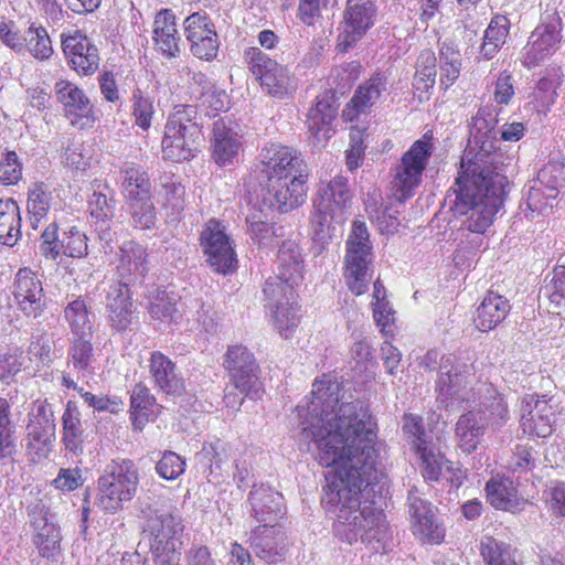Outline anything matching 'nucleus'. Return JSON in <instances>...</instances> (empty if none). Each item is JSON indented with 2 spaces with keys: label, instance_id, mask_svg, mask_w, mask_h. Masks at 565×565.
I'll use <instances>...</instances> for the list:
<instances>
[{
  "label": "nucleus",
  "instance_id": "obj_1",
  "mask_svg": "<svg viewBox=\"0 0 565 565\" xmlns=\"http://www.w3.org/2000/svg\"><path fill=\"white\" fill-rule=\"evenodd\" d=\"M341 383L331 374L315 380L311 401L297 407L301 434L313 445V458L324 468L323 507L334 512L335 537L349 545L380 543L387 533L384 511L370 499L383 473L377 469V423L367 411L340 403Z\"/></svg>",
  "mask_w": 565,
  "mask_h": 565
},
{
  "label": "nucleus",
  "instance_id": "obj_2",
  "mask_svg": "<svg viewBox=\"0 0 565 565\" xmlns=\"http://www.w3.org/2000/svg\"><path fill=\"white\" fill-rule=\"evenodd\" d=\"M497 156L491 150H468L451 188L456 194L452 210L467 215V226L472 233L484 234L503 207L509 181L499 171Z\"/></svg>",
  "mask_w": 565,
  "mask_h": 565
},
{
  "label": "nucleus",
  "instance_id": "obj_3",
  "mask_svg": "<svg viewBox=\"0 0 565 565\" xmlns=\"http://www.w3.org/2000/svg\"><path fill=\"white\" fill-rule=\"evenodd\" d=\"M198 111L192 105H175L163 126L161 152L166 161L181 163L198 157L203 142Z\"/></svg>",
  "mask_w": 565,
  "mask_h": 565
},
{
  "label": "nucleus",
  "instance_id": "obj_4",
  "mask_svg": "<svg viewBox=\"0 0 565 565\" xmlns=\"http://www.w3.org/2000/svg\"><path fill=\"white\" fill-rule=\"evenodd\" d=\"M439 363V374L436 380V398L446 409L452 408L456 401L463 402V393L476 381V364L469 358L457 353L440 355L437 350H429L423 358L422 364L429 371Z\"/></svg>",
  "mask_w": 565,
  "mask_h": 565
},
{
  "label": "nucleus",
  "instance_id": "obj_5",
  "mask_svg": "<svg viewBox=\"0 0 565 565\" xmlns=\"http://www.w3.org/2000/svg\"><path fill=\"white\" fill-rule=\"evenodd\" d=\"M139 470L128 458L113 459L97 479L96 507L105 514H115L137 494Z\"/></svg>",
  "mask_w": 565,
  "mask_h": 565
},
{
  "label": "nucleus",
  "instance_id": "obj_6",
  "mask_svg": "<svg viewBox=\"0 0 565 565\" xmlns=\"http://www.w3.org/2000/svg\"><path fill=\"white\" fill-rule=\"evenodd\" d=\"M435 141L434 132L429 129L402 154L394 168L391 182V191L396 201L402 203L415 195V191L422 184L424 172L434 154Z\"/></svg>",
  "mask_w": 565,
  "mask_h": 565
},
{
  "label": "nucleus",
  "instance_id": "obj_7",
  "mask_svg": "<svg viewBox=\"0 0 565 565\" xmlns=\"http://www.w3.org/2000/svg\"><path fill=\"white\" fill-rule=\"evenodd\" d=\"M143 532L149 539L154 565H180L184 524L178 513H156L147 520Z\"/></svg>",
  "mask_w": 565,
  "mask_h": 565
},
{
  "label": "nucleus",
  "instance_id": "obj_8",
  "mask_svg": "<svg viewBox=\"0 0 565 565\" xmlns=\"http://www.w3.org/2000/svg\"><path fill=\"white\" fill-rule=\"evenodd\" d=\"M373 253L367 227L354 221L347 241L342 275L348 289L355 296L369 290L372 278Z\"/></svg>",
  "mask_w": 565,
  "mask_h": 565
},
{
  "label": "nucleus",
  "instance_id": "obj_9",
  "mask_svg": "<svg viewBox=\"0 0 565 565\" xmlns=\"http://www.w3.org/2000/svg\"><path fill=\"white\" fill-rule=\"evenodd\" d=\"M120 193L136 228H151L156 223L152 183L148 171L139 164L120 169Z\"/></svg>",
  "mask_w": 565,
  "mask_h": 565
},
{
  "label": "nucleus",
  "instance_id": "obj_10",
  "mask_svg": "<svg viewBox=\"0 0 565 565\" xmlns=\"http://www.w3.org/2000/svg\"><path fill=\"white\" fill-rule=\"evenodd\" d=\"M243 61L262 89L276 99L291 98L297 90L296 81L287 65L271 58L257 46L244 50Z\"/></svg>",
  "mask_w": 565,
  "mask_h": 565
},
{
  "label": "nucleus",
  "instance_id": "obj_11",
  "mask_svg": "<svg viewBox=\"0 0 565 565\" xmlns=\"http://www.w3.org/2000/svg\"><path fill=\"white\" fill-rule=\"evenodd\" d=\"M40 250L45 259L61 256L82 259L88 255V237L76 225L60 230L57 222L50 223L40 236Z\"/></svg>",
  "mask_w": 565,
  "mask_h": 565
},
{
  "label": "nucleus",
  "instance_id": "obj_12",
  "mask_svg": "<svg viewBox=\"0 0 565 565\" xmlns=\"http://www.w3.org/2000/svg\"><path fill=\"white\" fill-rule=\"evenodd\" d=\"M265 307L271 312L275 327L280 335L288 339L300 322L298 294L286 285L265 284Z\"/></svg>",
  "mask_w": 565,
  "mask_h": 565
},
{
  "label": "nucleus",
  "instance_id": "obj_13",
  "mask_svg": "<svg viewBox=\"0 0 565 565\" xmlns=\"http://www.w3.org/2000/svg\"><path fill=\"white\" fill-rule=\"evenodd\" d=\"M200 244L206 262L216 273L227 275L236 270V253L220 221L211 218L206 222L200 235Z\"/></svg>",
  "mask_w": 565,
  "mask_h": 565
},
{
  "label": "nucleus",
  "instance_id": "obj_14",
  "mask_svg": "<svg viewBox=\"0 0 565 565\" xmlns=\"http://www.w3.org/2000/svg\"><path fill=\"white\" fill-rule=\"evenodd\" d=\"M376 6L370 0H348L343 13L342 30L337 39V51L345 53L374 25Z\"/></svg>",
  "mask_w": 565,
  "mask_h": 565
},
{
  "label": "nucleus",
  "instance_id": "obj_15",
  "mask_svg": "<svg viewBox=\"0 0 565 565\" xmlns=\"http://www.w3.org/2000/svg\"><path fill=\"white\" fill-rule=\"evenodd\" d=\"M61 46L68 66L79 76H90L100 64L99 51L85 32L72 30L61 35Z\"/></svg>",
  "mask_w": 565,
  "mask_h": 565
},
{
  "label": "nucleus",
  "instance_id": "obj_16",
  "mask_svg": "<svg viewBox=\"0 0 565 565\" xmlns=\"http://www.w3.org/2000/svg\"><path fill=\"white\" fill-rule=\"evenodd\" d=\"M561 411L552 396L530 395L525 399L521 427L531 437L547 438L556 427L557 415Z\"/></svg>",
  "mask_w": 565,
  "mask_h": 565
},
{
  "label": "nucleus",
  "instance_id": "obj_17",
  "mask_svg": "<svg viewBox=\"0 0 565 565\" xmlns=\"http://www.w3.org/2000/svg\"><path fill=\"white\" fill-rule=\"evenodd\" d=\"M260 164L266 183L294 178L299 172L309 173L307 166L294 148L275 142L262 149Z\"/></svg>",
  "mask_w": 565,
  "mask_h": 565
},
{
  "label": "nucleus",
  "instance_id": "obj_18",
  "mask_svg": "<svg viewBox=\"0 0 565 565\" xmlns=\"http://www.w3.org/2000/svg\"><path fill=\"white\" fill-rule=\"evenodd\" d=\"M562 41V21L553 17L539 24L521 51L520 61L526 68H533L551 56Z\"/></svg>",
  "mask_w": 565,
  "mask_h": 565
},
{
  "label": "nucleus",
  "instance_id": "obj_19",
  "mask_svg": "<svg viewBox=\"0 0 565 565\" xmlns=\"http://www.w3.org/2000/svg\"><path fill=\"white\" fill-rule=\"evenodd\" d=\"M57 102L70 124L77 129L92 128L96 121L93 105L85 93L74 83L60 79L55 83Z\"/></svg>",
  "mask_w": 565,
  "mask_h": 565
},
{
  "label": "nucleus",
  "instance_id": "obj_20",
  "mask_svg": "<svg viewBox=\"0 0 565 565\" xmlns=\"http://www.w3.org/2000/svg\"><path fill=\"white\" fill-rule=\"evenodd\" d=\"M537 186H532L527 195V206L533 212H542L552 207L550 200H555L565 191V162L564 160H550L537 174Z\"/></svg>",
  "mask_w": 565,
  "mask_h": 565
},
{
  "label": "nucleus",
  "instance_id": "obj_21",
  "mask_svg": "<svg viewBox=\"0 0 565 565\" xmlns=\"http://www.w3.org/2000/svg\"><path fill=\"white\" fill-rule=\"evenodd\" d=\"M183 25L191 53L200 60H214L220 45L211 18L205 12H194L184 20Z\"/></svg>",
  "mask_w": 565,
  "mask_h": 565
},
{
  "label": "nucleus",
  "instance_id": "obj_22",
  "mask_svg": "<svg viewBox=\"0 0 565 565\" xmlns=\"http://www.w3.org/2000/svg\"><path fill=\"white\" fill-rule=\"evenodd\" d=\"M411 530L424 545H439L445 541L446 527L436 516V508L416 495H409Z\"/></svg>",
  "mask_w": 565,
  "mask_h": 565
},
{
  "label": "nucleus",
  "instance_id": "obj_23",
  "mask_svg": "<svg viewBox=\"0 0 565 565\" xmlns=\"http://www.w3.org/2000/svg\"><path fill=\"white\" fill-rule=\"evenodd\" d=\"M249 546L257 557L267 563H279L285 559L290 541L282 523L257 525L250 531Z\"/></svg>",
  "mask_w": 565,
  "mask_h": 565
},
{
  "label": "nucleus",
  "instance_id": "obj_24",
  "mask_svg": "<svg viewBox=\"0 0 565 565\" xmlns=\"http://www.w3.org/2000/svg\"><path fill=\"white\" fill-rule=\"evenodd\" d=\"M26 454L31 461L39 462L46 459L52 449V440L55 433L53 415L46 405L40 404L30 415L26 426Z\"/></svg>",
  "mask_w": 565,
  "mask_h": 565
},
{
  "label": "nucleus",
  "instance_id": "obj_25",
  "mask_svg": "<svg viewBox=\"0 0 565 565\" xmlns=\"http://www.w3.org/2000/svg\"><path fill=\"white\" fill-rule=\"evenodd\" d=\"M337 92L333 88L319 93L310 106L306 126L318 142H327L334 134L333 122L338 118Z\"/></svg>",
  "mask_w": 565,
  "mask_h": 565
},
{
  "label": "nucleus",
  "instance_id": "obj_26",
  "mask_svg": "<svg viewBox=\"0 0 565 565\" xmlns=\"http://www.w3.org/2000/svg\"><path fill=\"white\" fill-rule=\"evenodd\" d=\"M13 298L18 308L28 317L38 318L45 309L42 281L30 268H20L13 282Z\"/></svg>",
  "mask_w": 565,
  "mask_h": 565
},
{
  "label": "nucleus",
  "instance_id": "obj_27",
  "mask_svg": "<svg viewBox=\"0 0 565 565\" xmlns=\"http://www.w3.org/2000/svg\"><path fill=\"white\" fill-rule=\"evenodd\" d=\"M309 173L299 172L294 178L266 183L267 200L280 213H288L301 206L308 194Z\"/></svg>",
  "mask_w": 565,
  "mask_h": 565
},
{
  "label": "nucleus",
  "instance_id": "obj_28",
  "mask_svg": "<svg viewBox=\"0 0 565 565\" xmlns=\"http://www.w3.org/2000/svg\"><path fill=\"white\" fill-rule=\"evenodd\" d=\"M252 515L259 525L280 524L285 520L286 507L284 497L274 488L260 483L254 486L248 494Z\"/></svg>",
  "mask_w": 565,
  "mask_h": 565
},
{
  "label": "nucleus",
  "instance_id": "obj_29",
  "mask_svg": "<svg viewBox=\"0 0 565 565\" xmlns=\"http://www.w3.org/2000/svg\"><path fill=\"white\" fill-rule=\"evenodd\" d=\"M386 76L381 72L374 73L369 79L360 84L342 109L341 117L343 121L353 122L361 115L369 114L386 89Z\"/></svg>",
  "mask_w": 565,
  "mask_h": 565
},
{
  "label": "nucleus",
  "instance_id": "obj_30",
  "mask_svg": "<svg viewBox=\"0 0 565 565\" xmlns=\"http://www.w3.org/2000/svg\"><path fill=\"white\" fill-rule=\"evenodd\" d=\"M105 306L110 326L118 332L126 331L134 320L132 292L128 282L113 281L106 290Z\"/></svg>",
  "mask_w": 565,
  "mask_h": 565
},
{
  "label": "nucleus",
  "instance_id": "obj_31",
  "mask_svg": "<svg viewBox=\"0 0 565 565\" xmlns=\"http://www.w3.org/2000/svg\"><path fill=\"white\" fill-rule=\"evenodd\" d=\"M277 275L266 284L286 285L296 290L303 281L305 266L300 246L292 241H285L277 253Z\"/></svg>",
  "mask_w": 565,
  "mask_h": 565
},
{
  "label": "nucleus",
  "instance_id": "obj_32",
  "mask_svg": "<svg viewBox=\"0 0 565 565\" xmlns=\"http://www.w3.org/2000/svg\"><path fill=\"white\" fill-rule=\"evenodd\" d=\"M243 142L239 135L224 119L213 124L210 151L212 160L218 167L233 164L238 160Z\"/></svg>",
  "mask_w": 565,
  "mask_h": 565
},
{
  "label": "nucleus",
  "instance_id": "obj_33",
  "mask_svg": "<svg viewBox=\"0 0 565 565\" xmlns=\"http://www.w3.org/2000/svg\"><path fill=\"white\" fill-rule=\"evenodd\" d=\"M511 303L499 292L488 290L472 315V322L480 332H489L500 326L509 316Z\"/></svg>",
  "mask_w": 565,
  "mask_h": 565
},
{
  "label": "nucleus",
  "instance_id": "obj_34",
  "mask_svg": "<svg viewBox=\"0 0 565 565\" xmlns=\"http://www.w3.org/2000/svg\"><path fill=\"white\" fill-rule=\"evenodd\" d=\"M149 374L154 387L171 396H180L185 390L184 381L177 374V365L160 351L150 353Z\"/></svg>",
  "mask_w": 565,
  "mask_h": 565
},
{
  "label": "nucleus",
  "instance_id": "obj_35",
  "mask_svg": "<svg viewBox=\"0 0 565 565\" xmlns=\"http://www.w3.org/2000/svg\"><path fill=\"white\" fill-rule=\"evenodd\" d=\"M149 270L147 248L138 242L128 241L119 249L117 271L127 282L143 278Z\"/></svg>",
  "mask_w": 565,
  "mask_h": 565
},
{
  "label": "nucleus",
  "instance_id": "obj_36",
  "mask_svg": "<svg viewBox=\"0 0 565 565\" xmlns=\"http://www.w3.org/2000/svg\"><path fill=\"white\" fill-rule=\"evenodd\" d=\"M60 199L56 190L42 181L34 182L28 190L26 211L31 226L36 230L46 220L50 211L56 209Z\"/></svg>",
  "mask_w": 565,
  "mask_h": 565
},
{
  "label": "nucleus",
  "instance_id": "obj_37",
  "mask_svg": "<svg viewBox=\"0 0 565 565\" xmlns=\"http://www.w3.org/2000/svg\"><path fill=\"white\" fill-rule=\"evenodd\" d=\"M480 413L481 411H468L460 415L455 424L457 446L463 454L475 452L486 433Z\"/></svg>",
  "mask_w": 565,
  "mask_h": 565
},
{
  "label": "nucleus",
  "instance_id": "obj_38",
  "mask_svg": "<svg viewBox=\"0 0 565 565\" xmlns=\"http://www.w3.org/2000/svg\"><path fill=\"white\" fill-rule=\"evenodd\" d=\"M153 41L156 47L168 58L175 57L180 53V36L172 10L162 9L157 13L153 22Z\"/></svg>",
  "mask_w": 565,
  "mask_h": 565
},
{
  "label": "nucleus",
  "instance_id": "obj_39",
  "mask_svg": "<svg viewBox=\"0 0 565 565\" xmlns=\"http://www.w3.org/2000/svg\"><path fill=\"white\" fill-rule=\"evenodd\" d=\"M161 413V405L143 384L134 386L130 395V419L135 429L141 430L146 424L154 422Z\"/></svg>",
  "mask_w": 565,
  "mask_h": 565
},
{
  "label": "nucleus",
  "instance_id": "obj_40",
  "mask_svg": "<svg viewBox=\"0 0 565 565\" xmlns=\"http://www.w3.org/2000/svg\"><path fill=\"white\" fill-rule=\"evenodd\" d=\"M486 494L489 503L497 510L516 512L523 501L518 497L514 482L507 477L495 476L486 483Z\"/></svg>",
  "mask_w": 565,
  "mask_h": 565
},
{
  "label": "nucleus",
  "instance_id": "obj_41",
  "mask_svg": "<svg viewBox=\"0 0 565 565\" xmlns=\"http://www.w3.org/2000/svg\"><path fill=\"white\" fill-rule=\"evenodd\" d=\"M352 194L348 179L343 175L334 177L329 183L320 188L313 202L322 207L331 209L337 215H345L350 207Z\"/></svg>",
  "mask_w": 565,
  "mask_h": 565
},
{
  "label": "nucleus",
  "instance_id": "obj_42",
  "mask_svg": "<svg viewBox=\"0 0 565 565\" xmlns=\"http://www.w3.org/2000/svg\"><path fill=\"white\" fill-rule=\"evenodd\" d=\"M347 221V215H337L328 207L313 202L310 216L309 230L312 241L320 246L330 243L334 236V223L342 224Z\"/></svg>",
  "mask_w": 565,
  "mask_h": 565
},
{
  "label": "nucleus",
  "instance_id": "obj_43",
  "mask_svg": "<svg viewBox=\"0 0 565 565\" xmlns=\"http://www.w3.org/2000/svg\"><path fill=\"white\" fill-rule=\"evenodd\" d=\"M158 201L167 216L178 217L185 207V188L173 173L160 177Z\"/></svg>",
  "mask_w": 565,
  "mask_h": 565
},
{
  "label": "nucleus",
  "instance_id": "obj_44",
  "mask_svg": "<svg viewBox=\"0 0 565 565\" xmlns=\"http://www.w3.org/2000/svg\"><path fill=\"white\" fill-rule=\"evenodd\" d=\"M462 68L459 49L452 42H443L439 46V88L447 92L458 81Z\"/></svg>",
  "mask_w": 565,
  "mask_h": 565
},
{
  "label": "nucleus",
  "instance_id": "obj_45",
  "mask_svg": "<svg viewBox=\"0 0 565 565\" xmlns=\"http://www.w3.org/2000/svg\"><path fill=\"white\" fill-rule=\"evenodd\" d=\"M32 543L41 557L54 558L61 553L62 535L60 527L46 518L33 522Z\"/></svg>",
  "mask_w": 565,
  "mask_h": 565
},
{
  "label": "nucleus",
  "instance_id": "obj_46",
  "mask_svg": "<svg viewBox=\"0 0 565 565\" xmlns=\"http://www.w3.org/2000/svg\"><path fill=\"white\" fill-rule=\"evenodd\" d=\"M21 237V211L14 199H0V244L14 246Z\"/></svg>",
  "mask_w": 565,
  "mask_h": 565
},
{
  "label": "nucleus",
  "instance_id": "obj_47",
  "mask_svg": "<svg viewBox=\"0 0 565 565\" xmlns=\"http://www.w3.org/2000/svg\"><path fill=\"white\" fill-rule=\"evenodd\" d=\"M62 441L65 448L73 454L82 452L84 446V430L81 420V412L73 401L66 403L62 415Z\"/></svg>",
  "mask_w": 565,
  "mask_h": 565
},
{
  "label": "nucleus",
  "instance_id": "obj_48",
  "mask_svg": "<svg viewBox=\"0 0 565 565\" xmlns=\"http://www.w3.org/2000/svg\"><path fill=\"white\" fill-rule=\"evenodd\" d=\"M437 58L431 50H424L417 57L413 87L418 94V99H428L436 84Z\"/></svg>",
  "mask_w": 565,
  "mask_h": 565
},
{
  "label": "nucleus",
  "instance_id": "obj_49",
  "mask_svg": "<svg viewBox=\"0 0 565 565\" xmlns=\"http://www.w3.org/2000/svg\"><path fill=\"white\" fill-rule=\"evenodd\" d=\"M129 111L132 125L142 132H148L156 118L154 98L140 88L131 93Z\"/></svg>",
  "mask_w": 565,
  "mask_h": 565
},
{
  "label": "nucleus",
  "instance_id": "obj_50",
  "mask_svg": "<svg viewBox=\"0 0 565 565\" xmlns=\"http://www.w3.org/2000/svg\"><path fill=\"white\" fill-rule=\"evenodd\" d=\"M479 552L486 565H521L516 561V548L490 535L481 539Z\"/></svg>",
  "mask_w": 565,
  "mask_h": 565
},
{
  "label": "nucleus",
  "instance_id": "obj_51",
  "mask_svg": "<svg viewBox=\"0 0 565 565\" xmlns=\"http://www.w3.org/2000/svg\"><path fill=\"white\" fill-rule=\"evenodd\" d=\"M23 54L29 53L38 61H47L54 53L47 30L40 23L32 22L24 32Z\"/></svg>",
  "mask_w": 565,
  "mask_h": 565
},
{
  "label": "nucleus",
  "instance_id": "obj_52",
  "mask_svg": "<svg viewBox=\"0 0 565 565\" xmlns=\"http://www.w3.org/2000/svg\"><path fill=\"white\" fill-rule=\"evenodd\" d=\"M510 21L505 15H495L491 19L483 36L480 54L491 60L505 43L509 35Z\"/></svg>",
  "mask_w": 565,
  "mask_h": 565
},
{
  "label": "nucleus",
  "instance_id": "obj_53",
  "mask_svg": "<svg viewBox=\"0 0 565 565\" xmlns=\"http://www.w3.org/2000/svg\"><path fill=\"white\" fill-rule=\"evenodd\" d=\"M89 316V308L82 297L68 302L64 308V318L74 337L93 334V323Z\"/></svg>",
  "mask_w": 565,
  "mask_h": 565
},
{
  "label": "nucleus",
  "instance_id": "obj_54",
  "mask_svg": "<svg viewBox=\"0 0 565 565\" xmlns=\"http://www.w3.org/2000/svg\"><path fill=\"white\" fill-rule=\"evenodd\" d=\"M15 425L11 418V404L6 397H0V460L15 452Z\"/></svg>",
  "mask_w": 565,
  "mask_h": 565
},
{
  "label": "nucleus",
  "instance_id": "obj_55",
  "mask_svg": "<svg viewBox=\"0 0 565 565\" xmlns=\"http://www.w3.org/2000/svg\"><path fill=\"white\" fill-rule=\"evenodd\" d=\"M402 431L414 452L429 446L428 435L425 428L424 418L413 413H404Z\"/></svg>",
  "mask_w": 565,
  "mask_h": 565
},
{
  "label": "nucleus",
  "instance_id": "obj_56",
  "mask_svg": "<svg viewBox=\"0 0 565 565\" xmlns=\"http://www.w3.org/2000/svg\"><path fill=\"white\" fill-rule=\"evenodd\" d=\"M94 360L92 335L74 337L68 348V361L78 373L86 372Z\"/></svg>",
  "mask_w": 565,
  "mask_h": 565
},
{
  "label": "nucleus",
  "instance_id": "obj_57",
  "mask_svg": "<svg viewBox=\"0 0 565 565\" xmlns=\"http://www.w3.org/2000/svg\"><path fill=\"white\" fill-rule=\"evenodd\" d=\"M246 222L250 238L259 246H271L278 237L282 236V228H277L274 223L264 221L260 214L248 216Z\"/></svg>",
  "mask_w": 565,
  "mask_h": 565
},
{
  "label": "nucleus",
  "instance_id": "obj_58",
  "mask_svg": "<svg viewBox=\"0 0 565 565\" xmlns=\"http://www.w3.org/2000/svg\"><path fill=\"white\" fill-rule=\"evenodd\" d=\"M259 366L245 370L230 371V383L233 390H237L239 394L249 397H256L263 392V385L259 381Z\"/></svg>",
  "mask_w": 565,
  "mask_h": 565
},
{
  "label": "nucleus",
  "instance_id": "obj_59",
  "mask_svg": "<svg viewBox=\"0 0 565 565\" xmlns=\"http://www.w3.org/2000/svg\"><path fill=\"white\" fill-rule=\"evenodd\" d=\"M422 466V475L426 481L437 482L440 480L448 459L444 454L435 451L429 446L415 452Z\"/></svg>",
  "mask_w": 565,
  "mask_h": 565
},
{
  "label": "nucleus",
  "instance_id": "obj_60",
  "mask_svg": "<svg viewBox=\"0 0 565 565\" xmlns=\"http://www.w3.org/2000/svg\"><path fill=\"white\" fill-rule=\"evenodd\" d=\"M548 289V301L555 315H565V265L558 264L553 268Z\"/></svg>",
  "mask_w": 565,
  "mask_h": 565
},
{
  "label": "nucleus",
  "instance_id": "obj_61",
  "mask_svg": "<svg viewBox=\"0 0 565 565\" xmlns=\"http://www.w3.org/2000/svg\"><path fill=\"white\" fill-rule=\"evenodd\" d=\"M557 97L555 82L551 78H541L530 95L533 109L539 113L550 110Z\"/></svg>",
  "mask_w": 565,
  "mask_h": 565
},
{
  "label": "nucleus",
  "instance_id": "obj_62",
  "mask_svg": "<svg viewBox=\"0 0 565 565\" xmlns=\"http://www.w3.org/2000/svg\"><path fill=\"white\" fill-rule=\"evenodd\" d=\"M24 364L23 351L19 348H9L0 353V381L6 384L13 382Z\"/></svg>",
  "mask_w": 565,
  "mask_h": 565
},
{
  "label": "nucleus",
  "instance_id": "obj_63",
  "mask_svg": "<svg viewBox=\"0 0 565 565\" xmlns=\"http://www.w3.org/2000/svg\"><path fill=\"white\" fill-rule=\"evenodd\" d=\"M223 366L227 372L245 370L254 366H258L254 354L242 344H235L228 347L223 361Z\"/></svg>",
  "mask_w": 565,
  "mask_h": 565
},
{
  "label": "nucleus",
  "instance_id": "obj_64",
  "mask_svg": "<svg viewBox=\"0 0 565 565\" xmlns=\"http://www.w3.org/2000/svg\"><path fill=\"white\" fill-rule=\"evenodd\" d=\"M185 460L177 452L167 450L156 465L157 473L166 480L178 479L185 470Z\"/></svg>",
  "mask_w": 565,
  "mask_h": 565
}]
</instances>
